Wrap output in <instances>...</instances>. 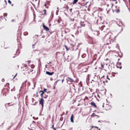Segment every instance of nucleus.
Returning a JSON list of instances; mask_svg holds the SVG:
<instances>
[{"label": "nucleus", "instance_id": "nucleus-22", "mask_svg": "<svg viewBox=\"0 0 130 130\" xmlns=\"http://www.w3.org/2000/svg\"><path fill=\"white\" fill-rule=\"evenodd\" d=\"M58 82V80H57L56 81V82H55L54 83V85H56V84H57V82Z\"/></svg>", "mask_w": 130, "mask_h": 130}, {"label": "nucleus", "instance_id": "nucleus-55", "mask_svg": "<svg viewBox=\"0 0 130 130\" xmlns=\"http://www.w3.org/2000/svg\"><path fill=\"white\" fill-rule=\"evenodd\" d=\"M4 1L6 3V4L7 3V2H6V0H5Z\"/></svg>", "mask_w": 130, "mask_h": 130}, {"label": "nucleus", "instance_id": "nucleus-56", "mask_svg": "<svg viewBox=\"0 0 130 130\" xmlns=\"http://www.w3.org/2000/svg\"><path fill=\"white\" fill-rule=\"evenodd\" d=\"M97 82L98 83V86H99V84H100V83H99V82Z\"/></svg>", "mask_w": 130, "mask_h": 130}, {"label": "nucleus", "instance_id": "nucleus-19", "mask_svg": "<svg viewBox=\"0 0 130 130\" xmlns=\"http://www.w3.org/2000/svg\"><path fill=\"white\" fill-rule=\"evenodd\" d=\"M35 67V66L33 64H32L31 66V68L32 69H33Z\"/></svg>", "mask_w": 130, "mask_h": 130}, {"label": "nucleus", "instance_id": "nucleus-44", "mask_svg": "<svg viewBox=\"0 0 130 130\" xmlns=\"http://www.w3.org/2000/svg\"><path fill=\"white\" fill-rule=\"evenodd\" d=\"M45 36L44 35H43L42 36V38H45Z\"/></svg>", "mask_w": 130, "mask_h": 130}, {"label": "nucleus", "instance_id": "nucleus-12", "mask_svg": "<svg viewBox=\"0 0 130 130\" xmlns=\"http://www.w3.org/2000/svg\"><path fill=\"white\" fill-rule=\"evenodd\" d=\"M28 34V32L26 31L24 32L23 34L25 36H26V35H27Z\"/></svg>", "mask_w": 130, "mask_h": 130}, {"label": "nucleus", "instance_id": "nucleus-20", "mask_svg": "<svg viewBox=\"0 0 130 130\" xmlns=\"http://www.w3.org/2000/svg\"><path fill=\"white\" fill-rule=\"evenodd\" d=\"M120 11V10L119 9H118L116 11V12L117 13H118Z\"/></svg>", "mask_w": 130, "mask_h": 130}, {"label": "nucleus", "instance_id": "nucleus-58", "mask_svg": "<svg viewBox=\"0 0 130 130\" xmlns=\"http://www.w3.org/2000/svg\"><path fill=\"white\" fill-rule=\"evenodd\" d=\"M17 73L14 76L15 77L16 76H17Z\"/></svg>", "mask_w": 130, "mask_h": 130}, {"label": "nucleus", "instance_id": "nucleus-39", "mask_svg": "<svg viewBox=\"0 0 130 130\" xmlns=\"http://www.w3.org/2000/svg\"><path fill=\"white\" fill-rule=\"evenodd\" d=\"M37 93L38 92H37V93H36V94H37V95H36V97H38V95L37 94Z\"/></svg>", "mask_w": 130, "mask_h": 130}, {"label": "nucleus", "instance_id": "nucleus-14", "mask_svg": "<svg viewBox=\"0 0 130 130\" xmlns=\"http://www.w3.org/2000/svg\"><path fill=\"white\" fill-rule=\"evenodd\" d=\"M117 64L119 66H120L121 64V62H117Z\"/></svg>", "mask_w": 130, "mask_h": 130}, {"label": "nucleus", "instance_id": "nucleus-35", "mask_svg": "<svg viewBox=\"0 0 130 130\" xmlns=\"http://www.w3.org/2000/svg\"><path fill=\"white\" fill-rule=\"evenodd\" d=\"M38 103L37 102H35V104H32V105H35L36 104V103Z\"/></svg>", "mask_w": 130, "mask_h": 130}, {"label": "nucleus", "instance_id": "nucleus-1", "mask_svg": "<svg viewBox=\"0 0 130 130\" xmlns=\"http://www.w3.org/2000/svg\"><path fill=\"white\" fill-rule=\"evenodd\" d=\"M44 100L43 99V98H41L40 100L39 101V104L41 105L42 106V108H41V111H42L43 108L44 106Z\"/></svg>", "mask_w": 130, "mask_h": 130}, {"label": "nucleus", "instance_id": "nucleus-31", "mask_svg": "<svg viewBox=\"0 0 130 130\" xmlns=\"http://www.w3.org/2000/svg\"><path fill=\"white\" fill-rule=\"evenodd\" d=\"M2 82H4L5 81V79L4 78H3L2 79Z\"/></svg>", "mask_w": 130, "mask_h": 130}, {"label": "nucleus", "instance_id": "nucleus-61", "mask_svg": "<svg viewBox=\"0 0 130 130\" xmlns=\"http://www.w3.org/2000/svg\"><path fill=\"white\" fill-rule=\"evenodd\" d=\"M95 116L98 117H99V116L96 115H95Z\"/></svg>", "mask_w": 130, "mask_h": 130}, {"label": "nucleus", "instance_id": "nucleus-59", "mask_svg": "<svg viewBox=\"0 0 130 130\" xmlns=\"http://www.w3.org/2000/svg\"><path fill=\"white\" fill-rule=\"evenodd\" d=\"M46 8H48V6H46Z\"/></svg>", "mask_w": 130, "mask_h": 130}, {"label": "nucleus", "instance_id": "nucleus-36", "mask_svg": "<svg viewBox=\"0 0 130 130\" xmlns=\"http://www.w3.org/2000/svg\"><path fill=\"white\" fill-rule=\"evenodd\" d=\"M118 56H119V57H120V58H122V55L120 56L118 55Z\"/></svg>", "mask_w": 130, "mask_h": 130}, {"label": "nucleus", "instance_id": "nucleus-13", "mask_svg": "<svg viewBox=\"0 0 130 130\" xmlns=\"http://www.w3.org/2000/svg\"><path fill=\"white\" fill-rule=\"evenodd\" d=\"M86 55L85 54H84L82 55V58H84L86 56Z\"/></svg>", "mask_w": 130, "mask_h": 130}, {"label": "nucleus", "instance_id": "nucleus-17", "mask_svg": "<svg viewBox=\"0 0 130 130\" xmlns=\"http://www.w3.org/2000/svg\"><path fill=\"white\" fill-rule=\"evenodd\" d=\"M64 46L67 50H69V48H67V46L66 45H65Z\"/></svg>", "mask_w": 130, "mask_h": 130}, {"label": "nucleus", "instance_id": "nucleus-62", "mask_svg": "<svg viewBox=\"0 0 130 130\" xmlns=\"http://www.w3.org/2000/svg\"><path fill=\"white\" fill-rule=\"evenodd\" d=\"M7 84L8 85H9V83H7Z\"/></svg>", "mask_w": 130, "mask_h": 130}, {"label": "nucleus", "instance_id": "nucleus-49", "mask_svg": "<svg viewBox=\"0 0 130 130\" xmlns=\"http://www.w3.org/2000/svg\"><path fill=\"white\" fill-rule=\"evenodd\" d=\"M39 3H40V0H39V2H38V6L39 5Z\"/></svg>", "mask_w": 130, "mask_h": 130}, {"label": "nucleus", "instance_id": "nucleus-53", "mask_svg": "<svg viewBox=\"0 0 130 130\" xmlns=\"http://www.w3.org/2000/svg\"><path fill=\"white\" fill-rule=\"evenodd\" d=\"M74 82L76 83H77V82L76 80H75V81H74Z\"/></svg>", "mask_w": 130, "mask_h": 130}, {"label": "nucleus", "instance_id": "nucleus-45", "mask_svg": "<svg viewBox=\"0 0 130 130\" xmlns=\"http://www.w3.org/2000/svg\"><path fill=\"white\" fill-rule=\"evenodd\" d=\"M116 66L117 68H119V67L117 65H116Z\"/></svg>", "mask_w": 130, "mask_h": 130}, {"label": "nucleus", "instance_id": "nucleus-54", "mask_svg": "<svg viewBox=\"0 0 130 130\" xmlns=\"http://www.w3.org/2000/svg\"><path fill=\"white\" fill-rule=\"evenodd\" d=\"M46 4H45L44 5V6L46 7Z\"/></svg>", "mask_w": 130, "mask_h": 130}, {"label": "nucleus", "instance_id": "nucleus-24", "mask_svg": "<svg viewBox=\"0 0 130 130\" xmlns=\"http://www.w3.org/2000/svg\"><path fill=\"white\" fill-rule=\"evenodd\" d=\"M39 36L38 35H35L34 37V38L35 37L36 38H37Z\"/></svg>", "mask_w": 130, "mask_h": 130}, {"label": "nucleus", "instance_id": "nucleus-43", "mask_svg": "<svg viewBox=\"0 0 130 130\" xmlns=\"http://www.w3.org/2000/svg\"><path fill=\"white\" fill-rule=\"evenodd\" d=\"M43 11L44 12H46V10L45 9H44V10Z\"/></svg>", "mask_w": 130, "mask_h": 130}, {"label": "nucleus", "instance_id": "nucleus-37", "mask_svg": "<svg viewBox=\"0 0 130 130\" xmlns=\"http://www.w3.org/2000/svg\"><path fill=\"white\" fill-rule=\"evenodd\" d=\"M69 10H70V12H71L72 11V9L71 8Z\"/></svg>", "mask_w": 130, "mask_h": 130}, {"label": "nucleus", "instance_id": "nucleus-38", "mask_svg": "<svg viewBox=\"0 0 130 130\" xmlns=\"http://www.w3.org/2000/svg\"><path fill=\"white\" fill-rule=\"evenodd\" d=\"M108 75H107V79H109V80H110V79H109V78H108Z\"/></svg>", "mask_w": 130, "mask_h": 130}, {"label": "nucleus", "instance_id": "nucleus-3", "mask_svg": "<svg viewBox=\"0 0 130 130\" xmlns=\"http://www.w3.org/2000/svg\"><path fill=\"white\" fill-rule=\"evenodd\" d=\"M43 27L44 28V29L46 31H48L50 29L47 26H45L44 25V23H43L42 25Z\"/></svg>", "mask_w": 130, "mask_h": 130}, {"label": "nucleus", "instance_id": "nucleus-28", "mask_svg": "<svg viewBox=\"0 0 130 130\" xmlns=\"http://www.w3.org/2000/svg\"><path fill=\"white\" fill-rule=\"evenodd\" d=\"M88 37H89L90 38V39H91L92 40L93 39V38L91 37H90V36H88Z\"/></svg>", "mask_w": 130, "mask_h": 130}, {"label": "nucleus", "instance_id": "nucleus-6", "mask_svg": "<svg viewBox=\"0 0 130 130\" xmlns=\"http://www.w3.org/2000/svg\"><path fill=\"white\" fill-rule=\"evenodd\" d=\"M91 105L92 106H93L94 107H96L97 106L95 103L93 102H92L91 103Z\"/></svg>", "mask_w": 130, "mask_h": 130}, {"label": "nucleus", "instance_id": "nucleus-23", "mask_svg": "<svg viewBox=\"0 0 130 130\" xmlns=\"http://www.w3.org/2000/svg\"><path fill=\"white\" fill-rule=\"evenodd\" d=\"M54 125H53L52 126V127L54 129V130H56L55 128L54 127Z\"/></svg>", "mask_w": 130, "mask_h": 130}, {"label": "nucleus", "instance_id": "nucleus-52", "mask_svg": "<svg viewBox=\"0 0 130 130\" xmlns=\"http://www.w3.org/2000/svg\"><path fill=\"white\" fill-rule=\"evenodd\" d=\"M51 91H48V92H47V93H50V92H51Z\"/></svg>", "mask_w": 130, "mask_h": 130}, {"label": "nucleus", "instance_id": "nucleus-50", "mask_svg": "<svg viewBox=\"0 0 130 130\" xmlns=\"http://www.w3.org/2000/svg\"><path fill=\"white\" fill-rule=\"evenodd\" d=\"M122 68V67L121 66L120 67H119V69H121Z\"/></svg>", "mask_w": 130, "mask_h": 130}, {"label": "nucleus", "instance_id": "nucleus-11", "mask_svg": "<svg viewBox=\"0 0 130 130\" xmlns=\"http://www.w3.org/2000/svg\"><path fill=\"white\" fill-rule=\"evenodd\" d=\"M93 128H97V129L98 128V127L96 126H91V128H90V130H91V129Z\"/></svg>", "mask_w": 130, "mask_h": 130}, {"label": "nucleus", "instance_id": "nucleus-5", "mask_svg": "<svg viewBox=\"0 0 130 130\" xmlns=\"http://www.w3.org/2000/svg\"><path fill=\"white\" fill-rule=\"evenodd\" d=\"M67 78L68 79L70 80L67 81V82H70V83H72L74 82V81L70 77H68Z\"/></svg>", "mask_w": 130, "mask_h": 130}, {"label": "nucleus", "instance_id": "nucleus-64", "mask_svg": "<svg viewBox=\"0 0 130 130\" xmlns=\"http://www.w3.org/2000/svg\"><path fill=\"white\" fill-rule=\"evenodd\" d=\"M63 114H61V115H60V116H63Z\"/></svg>", "mask_w": 130, "mask_h": 130}, {"label": "nucleus", "instance_id": "nucleus-25", "mask_svg": "<svg viewBox=\"0 0 130 130\" xmlns=\"http://www.w3.org/2000/svg\"><path fill=\"white\" fill-rule=\"evenodd\" d=\"M45 96L44 97V98L45 99L47 98L48 96V95H46V94H45Z\"/></svg>", "mask_w": 130, "mask_h": 130}, {"label": "nucleus", "instance_id": "nucleus-57", "mask_svg": "<svg viewBox=\"0 0 130 130\" xmlns=\"http://www.w3.org/2000/svg\"><path fill=\"white\" fill-rule=\"evenodd\" d=\"M51 63V62H49L48 63V64H49L50 63Z\"/></svg>", "mask_w": 130, "mask_h": 130}, {"label": "nucleus", "instance_id": "nucleus-18", "mask_svg": "<svg viewBox=\"0 0 130 130\" xmlns=\"http://www.w3.org/2000/svg\"><path fill=\"white\" fill-rule=\"evenodd\" d=\"M8 2L9 4H11V2L10 0H8Z\"/></svg>", "mask_w": 130, "mask_h": 130}, {"label": "nucleus", "instance_id": "nucleus-30", "mask_svg": "<svg viewBox=\"0 0 130 130\" xmlns=\"http://www.w3.org/2000/svg\"><path fill=\"white\" fill-rule=\"evenodd\" d=\"M3 123H2V125H0V127H3Z\"/></svg>", "mask_w": 130, "mask_h": 130}, {"label": "nucleus", "instance_id": "nucleus-7", "mask_svg": "<svg viewBox=\"0 0 130 130\" xmlns=\"http://www.w3.org/2000/svg\"><path fill=\"white\" fill-rule=\"evenodd\" d=\"M73 118H74V116L73 114H72L71 115V118H70V120L72 122H74V120H73Z\"/></svg>", "mask_w": 130, "mask_h": 130}, {"label": "nucleus", "instance_id": "nucleus-29", "mask_svg": "<svg viewBox=\"0 0 130 130\" xmlns=\"http://www.w3.org/2000/svg\"><path fill=\"white\" fill-rule=\"evenodd\" d=\"M25 70H27L28 69L27 67H25Z\"/></svg>", "mask_w": 130, "mask_h": 130}, {"label": "nucleus", "instance_id": "nucleus-33", "mask_svg": "<svg viewBox=\"0 0 130 130\" xmlns=\"http://www.w3.org/2000/svg\"><path fill=\"white\" fill-rule=\"evenodd\" d=\"M104 65L103 64H101V67L102 68H104Z\"/></svg>", "mask_w": 130, "mask_h": 130}, {"label": "nucleus", "instance_id": "nucleus-2", "mask_svg": "<svg viewBox=\"0 0 130 130\" xmlns=\"http://www.w3.org/2000/svg\"><path fill=\"white\" fill-rule=\"evenodd\" d=\"M18 48L17 51L16 52V53L15 54V55H18L20 53V52H19V51L20 49L21 48V45L19 44H18Z\"/></svg>", "mask_w": 130, "mask_h": 130}, {"label": "nucleus", "instance_id": "nucleus-47", "mask_svg": "<svg viewBox=\"0 0 130 130\" xmlns=\"http://www.w3.org/2000/svg\"><path fill=\"white\" fill-rule=\"evenodd\" d=\"M104 77V76H103L102 77H101V78L102 79V78Z\"/></svg>", "mask_w": 130, "mask_h": 130}, {"label": "nucleus", "instance_id": "nucleus-46", "mask_svg": "<svg viewBox=\"0 0 130 130\" xmlns=\"http://www.w3.org/2000/svg\"><path fill=\"white\" fill-rule=\"evenodd\" d=\"M70 19L72 21H73L74 20V19Z\"/></svg>", "mask_w": 130, "mask_h": 130}, {"label": "nucleus", "instance_id": "nucleus-63", "mask_svg": "<svg viewBox=\"0 0 130 130\" xmlns=\"http://www.w3.org/2000/svg\"><path fill=\"white\" fill-rule=\"evenodd\" d=\"M109 5L108 4L107 5V6L108 7H109Z\"/></svg>", "mask_w": 130, "mask_h": 130}, {"label": "nucleus", "instance_id": "nucleus-40", "mask_svg": "<svg viewBox=\"0 0 130 130\" xmlns=\"http://www.w3.org/2000/svg\"><path fill=\"white\" fill-rule=\"evenodd\" d=\"M46 12H44V13L43 14V15H46Z\"/></svg>", "mask_w": 130, "mask_h": 130}, {"label": "nucleus", "instance_id": "nucleus-9", "mask_svg": "<svg viewBox=\"0 0 130 130\" xmlns=\"http://www.w3.org/2000/svg\"><path fill=\"white\" fill-rule=\"evenodd\" d=\"M78 0H74L73 2L72 3L73 5L76 4L78 1Z\"/></svg>", "mask_w": 130, "mask_h": 130}, {"label": "nucleus", "instance_id": "nucleus-15", "mask_svg": "<svg viewBox=\"0 0 130 130\" xmlns=\"http://www.w3.org/2000/svg\"><path fill=\"white\" fill-rule=\"evenodd\" d=\"M46 90H47V89H46L44 88L43 90H42V91H43L44 92V93L45 92H47Z\"/></svg>", "mask_w": 130, "mask_h": 130}, {"label": "nucleus", "instance_id": "nucleus-42", "mask_svg": "<svg viewBox=\"0 0 130 130\" xmlns=\"http://www.w3.org/2000/svg\"><path fill=\"white\" fill-rule=\"evenodd\" d=\"M111 4L112 5L111 8H112V7L113 6V4L112 3H111Z\"/></svg>", "mask_w": 130, "mask_h": 130}, {"label": "nucleus", "instance_id": "nucleus-51", "mask_svg": "<svg viewBox=\"0 0 130 130\" xmlns=\"http://www.w3.org/2000/svg\"><path fill=\"white\" fill-rule=\"evenodd\" d=\"M120 52L121 53V55H122V53L121 52V51L120 50Z\"/></svg>", "mask_w": 130, "mask_h": 130}, {"label": "nucleus", "instance_id": "nucleus-8", "mask_svg": "<svg viewBox=\"0 0 130 130\" xmlns=\"http://www.w3.org/2000/svg\"><path fill=\"white\" fill-rule=\"evenodd\" d=\"M41 92L42 93H41V98H43V95L44 94V92L43 91H42V90H40L39 91V93H40Z\"/></svg>", "mask_w": 130, "mask_h": 130}, {"label": "nucleus", "instance_id": "nucleus-32", "mask_svg": "<svg viewBox=\"0 0 130 130\" xmlns=\"http://www.w3.org/2000/svg\"><path fill=\"white\" fill-rule=\"evenodd\" d=\"M58 11H59L58 10H57L56 11V14L57 15H58Z\"/></svg>", "mask_w": 130, "mask_h": 130}, {"label": "nucleus", "instance_id": "nucleus-26", "mask_svg": "<svg viewBox=\"0 0 130 130\" xmlns=\"http://www.w3.org/2000/svg\"><path fill=\"white\" fill-rule=\"evenodd\" d=\"M63 117H61V118H60V120L61 121H62L63 120Z\"/></svg>", "mask_w": 130, "mask_h": 130}, {"label": "nucleus", "instance_id": "nucleus-27", "mask_svg": "<svg viewBox=\"0 0 130 130\" xmlns=\"http://www.w3.org/2000/svg\"><path fill=\"white\" fill-rule=\"evenodd\" d=\"M108 81L107 80H105V81H103V82L104 83L105 82H106V83H107L108 82Z\"/></svg>", "mask_w": 130, "mask_h": 130}, {"label": "nucleus", "instance_id": "nucleus-16", "mask_svg": "<svg viewBox=\"0 0 130 130\" xmlns=\"http://www.w3.org/2000/svg\"><path fill=\"white\" fill-rule=\"evenodd\" d=\"M94 116H95V115L94 113H93L91 115V116L92 117H93Z\"/></svg>", "mask_w": 130, "mask_h": 130}, {"label": "nucleus", "instance_id": "nucleus-4", "mask_svg": "<svg viewBox=\"0 0 130 130\" xmlns=\"http://www.w3.org/2000/svg\"><path fill=\"white\" fill-rule=\"evenodd\" d=\"M54 73V72H50L47 71L46 72V74L50 76L52 75Z\"/></svg>", "mask_w": 130, "mask_h": 130}, {"label": "nucleus", "instance_id": "nucleus-60", "mask_svg": "<svg viewBox=\"0 0 130 130\" xmlns=\"http://www.w3.org/2000/svg\"><path fill=\"white\" fill-rule=\"evenodd\" d=\"M33 119H35V117H33Z\"/></svg>", "mask_w": 130, "mask_h": 130}, {"label": "nucleus", "instance_id": "nucleus-10", "mask_svg": "<svg viewBox=\"0 0 130 130\" xmlns=\"http://www.w3.org/2000/svg\"><path fill=\"white\" fill-rule=\"evenodd\" d=\"M75 13L76 14L77 16L79 15V12L78 11H76Z\"/></svg>", "mask_w": 130, "mask_h": 130}, {"label": "nucleus", "instance_id": "nucleus-34", "mask_svg": "<svg viewBox=\"0 0 130 130\" xmlns=\"http://www.w3.org/2000/svg\"><path fill=\"white\" fill-rule=\"evenodd\" d=\"M27 62H28L29 64V63L31 61L30 60H29L27 61Z\"/></svg>", "mask_w": 130, "mask_h": 130}, {"label": "nucleus", "instance_id": "nucleus-48", "mask_svg": "<svg viewBox=\"0 0 130 130\" xmlns=\"http://www.w3.org/2000/svg\"><path fill=\"white\" fill-rule=\"evenodd\" d=\"M64 79H63L62 80V83H63V81H64Z\"/></svg>", "mask_w": 130, "mask_h": 130}, {"label": "nucleus", "instance_id": "nucleus-41", "mask_svg": "<svg viewBox=\"0 0 130 130\" xmlns=\"http://www.w3.org/2000/svg\"><path fill=\"white\" fill-rule=\"evenodd\" d=\"M38 119V117H37L36 118H35V120H37Z\"/></svg>", "mask_w": 130, "mask_h": 130}, {"label": "nucleus", "instance_id": "nucleus-21", "mask_svg": "<svg viewBox=\"0 0 130 130\" xmlns=\"http://www.w3.org/2000/svg\"><path fill=\"white\" fill-rule=\"evenodd\" d=\"M7 15V14L6 13H5L4 14V15L5 17Z\"/></svg>", "mask_w": 130, "mask_h": 130}]
</instances>
